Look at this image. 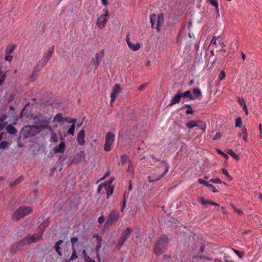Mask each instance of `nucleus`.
<instances>
[{"mask_svg": "<svg viewBox=\"0 0 262 262\" xmlns=\"http://www.w3.org/2000/svg\"><path fill=\"white\" fill-rule=\"evenodd\" d=\"M45 120H39L38 125H26L20 131V136L27 139L33 137L38 134L43 129H48L50 127L47 123L44 124Z\"/></svg>", "mask_w": 262, "mask_h": 262, "instance_id": "1", "label": "nucleus"}, {"mask_svg": "<svg viewBox=\"0 0 262 262\" xmlns=\"http://www.w3.org/2000/svg\"><path fill=\"white\" fill-rule=\"evenodd\" d=\"M32 212L30 207H24L18 208L12 215L13 220L17 221L26 215L29 214Z\"/></svg>", "mask_w": 262, "mask_h": 262, "instance_id": "2", "label": "nucleus"}, {"mask_svg": "<svg viewBox=\"0 0 262 262\" xmlns=\"http://www.w3.org/2000/svg\"><path fill=\"white\" fill-rule=\"evenodd\" d=\"M133 231V229L130 227H127L125 230H124L121 234V237L118 241L117 245H116V248L119 250L124 245V243L127 240L128 237L130 235Z\"/></svg>", "mask_w": 262, "mask_h": 262, "instance_id": "3", "label": "nucleus"}, {"mask_svg": "<svg viewBox=\"0 0 262 262\" xmlns=\"http://www.w3.org/2000/svg\"><path fill=\"white\" fill-rule=\"evenodd\" d=\"M119 212L117 210H112L107 216L105 225L111 226L117 223L119 220Z\"/></svg>", "mask_w": 262, "mask_h": 262, "instance_id": "4", "label": "nucleus"}, {"mask_svg": "<svg viewBox=\"0 0 262 262\" xmlns=\"http://www.w3.org/2000/svg\"><path fill=\"white\" fill-rule=\"evenodd\" d=\"M115 140V135L112 132H108L105 136V141L104 145V149L105 151H108L111 150V146Z\"/></svg>", "mask_w": 262, "mask_h": 262, "instance_id": "5", "label": "nucleus"}, {"mask_svg": "<svg viewBox=\"0 0 262 262\" xmlns=\"http://www.w3.org/2000/svg\"><path fill=\"white\" fill-rule=\"evenodd\" d=\"M103 12H105V14L98 17L96 21V25L100 29H102L104 28L107 21V17L109 15L108 12L107 10L104 9Z\"/></svg>", "mask_w": 262, "mask_h": 262, "instance_id": "6", "label": "nucleus"}, {"mask_svg": "<svg viewBox=\"0 0 262 262\" xmlns=\"http://www.w3.org/2000/svg\"><path fill=\"white\" fill-rule=\"evenodd\" d=\"M161 163L165 167L164 171L157 178H156L155 179H152L151 176H149L148 177L149 182L151 183V182H156V181L160 180L161 179H162L163 177H164L165 176V174H166V173L168 172L169 168V166L168 165L167 162L165 160H163L161 161Z\"/></svg>", "mask_w": 262, "mask_h": 262, "instance_id": "7", "label": "nucleus"}, {"mask_svg": "<svg viewBox=\"0 0 262 262\" xmlns=\"http://www.w3.org/2000/svg\"><path fill=\"white\" fill-rule=\"evenodd\" d=\"M54 52V47H52L49 49V52L46 53L41 61H40V64L42 67H44L51 57Z\"/></svg>", "mask_w": 262, "mask_h": 262, "instance_id": "8", "label": "nucleus"}, {"mask_svg": "<svg viewBox=\"0 0 262 262\" xmlns=\"http://www.w3.org/2000/svg\"><path fill=\"white\" fill-rule=\"evenodd\" d=\"M85 159V154L84 151H81L76 153L74 156L72 160V163L78 164Z\"/></svg>", "mask_w": 262, "mask_h": 262, "instance_id": "9", "label": "nucleus"}, {"mask_svg": "<svg viewBox=\"0 0 262 262\" xmlns=\"http://www.w3.org/2000/svg\"><path fill=\"white\" fill-rule=\"evenodd\" d=\"M121 92V86L119 84H115L112 90V92L111 94V102H113L115 99L117 97V95L118 94L120 93Z\"/></svg>", "mask_w": 262, "mask_h": 262, "instance_id": "10", "label": "nucleus"}, {"mask_svg": "<svg viewBox=\"0 0 262 262\" xmlns=\"http://www.w3.org/2000/svg\"><path fill=\"white\" fill-rule=\"evenodd\" d=\"M104 56V50H102L99 53H96L95 57L93 59L94 64L96 68H97L99 66L100 62L102 60V58Z\"/></svg>", "mask_w": 262, "mask_h": 262, "instance_id": "11", "label": "nucleus"}, {"mask_svg": "<svg viewBox=\"0 0 262 262\" xmlns=\"http://www.w3.org/2000/svg\"><path fill=\"white\" fill-rule=\"evenodd\" d=\"M42 234H43V233L41 232V233H40L38 234H33L32 235H31L30 236H26V237H27V238L28 242L30 244L31 243H36V242L39 241L42 236Z\"/></svg>", "mask_w": 262, "mask_h": 262, "instance_id": "12", "label": "nucleus"}, {"mask_svg": "<svg viewBox=\"0 0 262 262\" xmlns=\"http://www.w3.org/2000/svg\"><path fill=\"white\" fill-rule=\"evenodd\" d=\"M94 238H96L97 239V245L95 247V251L97 253V257L99 258V250L102 246V237L99 236L98 234H95L93 236Z\"/></svg>", "mask_w": 262, "mask_h": 262, "instance_id": "13", "label": "nucleus"}, {"mask_svg": "<svg viewBox=\"0 0 262 262\" xmlns=\"http://www.w3.org/2000/svg\"><path fill=\"white\" fill-rule=\"evenodd\" d=\"M85 131L81 129L79 132L77 137V142L80 145H83L85 143Z\"/></svg>", "mask_w": 262, "mask_h": 262, "instance_id": "14", "label": "nucleus"}, {"mask_svg": "<svg viewBox=\"0 0 262 262\" xmlns=\"http://www.w3.org/2000/svg\"><path fill=\"white\" fill-rule=\"evenodd\" d=\"M198 201L199 202L201 203L202 205H205L206 204H210L212 205H214L216 206H219L220 205L215 202H213L211 200H206L204 198L199 197L198 199Z\"/></svg>", "mask_w": 262, "mask_h": 262, "instance_id": "15", "label": "nucleus"}, {"mask_svg": "<svg viewBox=\"0 0 262 262\" xmlns=\"http://www.w3.org/2000/svg\"><path fill=\"white\" fill-rule=\"evenodd\" d=\"M198 182L201 184L205 185L206 187H209L211 188V190L213 192L215 193L219 191L216 189V188L213 186L212 184H209L208 181H206L202 179H199L198 180Z\"/></svg>", "mask_w": 262, "mask_h": 262, "instance_id": "16", "label": "nucleus"}, {"mask_svg": "<svg viewBox=\"0 0 262 262\" xmlns=\"http://www.w3.org/2000/svg\"><path fill=\"white\" fill-rule=\"evenodd\" d=\"M156 21L157 25L156 28L158 32H159L160 30V28L161 26L162 25L164 21L163 14H160L157 17Z\"/></svg>", "mask_w": 262, "mask_h": 262, "instance_id": "17", "label": "nucleus"}, {"mask_svg": "<svg viewBox=\"0 0 262 262\" xmlns=\"http://www.w3.org/2000/svg\"><path fill=\"white\" fill-rule=\"evenodd\" d=\"M182 96L181 93H178L170 100V106H172L180 102Z\"/></svg>", "mask_w": 262, "mask_h": 262, "instance_id": "18", "label": "nucleus"}, {"mask_svg": "<svg viewBox=\"0 0 262 262\" xmlns=\"http://www.w3.org/2000/svg\"><path fill=\"white\" fill-rule=\"evenodd\" d=\"M66 148V144L64 142H62L60 143L58 146L54 148V151L55 153H63Z\"/></svg>", "mask_w": 262, "mask_h": 262, "instance_id": "19", "label": "nucleus"}, {"mask_svg": "<svg viewBox=\"0 0 262 262\" xmlns=\"http://www.w3.org/2000/svg\"><path fill=\"white\" fill-rule=\"evenodd\" d=\"M63 243V240L60 239L55 243L54 248L59 256H62V253L60 251V245Z\"/></svg>", "mask_w": 262, "mask_h": 262, "instance_id": "20", "label": "nucleus"}, {"mask_svg": "<svg viewBox=\"0 0 262 262\" xmlns=\"http://www.w3.org/2000/svg\"><path fill=\"white\" fill-rule=\"evenodd\" d=\"M168 242V239L166 235H163L161 236L157 243L160 244L162 248H165V245Z\"/></svg>", "mask_w": 262, "mask_h": 262, "instance_id": "21", "label": "nucleus"}, {"mask_svg": "<svg viewBox=\"0 0 262 262\" xmlns=\"http://www.w3.org/2000/svg\"><path fill=\"white\" fill-rule=\"evenodd\" d=\"M104 187L106 192L107 198L108 199L110 196L113 193L114 187L111 185H107L106 184H104Z\"/></svg>", "mask_w": 262, "mask_h": 262, "instance_id": "22", "label": "nucleus"}, {"mask_svg": "<svg viewBox=\"0 0 262 262\" xmlns=\"http://www.w3.org/2000/svg\"><path fill=\"white\" fill-rule=\"evenodd\" d=\"M165 248H162L160 244L156 243L154 248V252L157 255H160L163 252Z\"/></svg>", "mask_w": 262, "mask_h": 262, "instance_id": "23", "label": "nucleus"}, {"mask_svg": "<svg viewBox=\"0 0 262 262\" xmlns=\"http://www.w3.org/2000/svg\"><path fill=\"white\" fill-rule=\"evenodd\" d=\"M67 119H68V118H63L62 117V114L61 113H58L55 115V117L54 118L53 121L60 122L67 121Z\"/></svg>", "mask_w": 262, "mask_h": 262, "instance_id": "24", "label": "nucleus"}, {"mask_svg": "<svg viewBox=\"0 0 262 262\" xmlns=\"http://www.w3.org/2000/svg\"><path fill=\"white\" fill-rule=\"evenodd\" d=\"M20 248V246H19L18 244L17 243H15L11 246L10 248V253L12 254H14L16 253V252Z\"/></svg>", "mask_w": 262, "mask_h": 262, "instance_id": "25", "label": "nucleus"}, {"mask_svg": "<svg viewBox=\"0 0 262 262\" xmlns=\"http://www.w3.org/2000/svg\"><path fill=\"white\" fill-rule=\"evenodd\" d=\"M7 132L11 135H14L17 133L16 129L11 124H9L6 127Z\"/></svg>", "mask_w": 262, "mask_h": 262, "instance_id": "26", "label": "nucleus"}, {"mask_svg": "<svg viewBox=\"0 0 262 262\" xmlns=\"http://www.w3.org/2000/svg\"><path fill=\"white\" fill-rule=\"evenodd\" d=\"M182 97L188 98L190 100H194L195 98L191 95L190 91H187L184 93H181Z\"/></svg>", "mask_w": 262, "mask_h": 262, "instance_id": "27", "label": "nucleus"}, {"mask_svg": "<svg viewBox=\"0 0 262 262\" xmlns=\"http://www.w3.org/2000/svg\"><path fill=\"white\" fill-rule=\"evenodd\" d=\"M129 48L134 51L138 50L141 45L140 43H137L136 44H133L132 43H128Z\"/></svg>", "mask_w": 262, "mask_h": 262, "instance_id": "28", "label": "nucleus"}, {"mask_svg": "<svg viewBox=\"0 0 262 262\" xmlns=\"http://www.w3.org/2000/svg\"><path fill=\"white\" fill-rule=\"evenodd\" d=\"M212 6H213L215 8V11L219 13V3L217 0H207Z\"/></svg>", "mask_w": 262, "mask_h": 262, "instance_id": "29", "label": "nucleus"}, {"mask_svg": "<svg viewBox=\"0 0 262 262\" xmlns=\"http://www.w3.org/2000/svg\"><path fill=\"white\" fill-rule=\"evenodd\" d=\"M20 248L25 246L27 244H29L27 237H25L20 241L17 242Z\"/></svg>", "mask_w": 262, "mask_h": 262, "instance_id": "30", "label": "nucleus"}, {"mask_svg": "<svg viewBox=\"0 0 262 262\" xmlns=\"http://www.w3.org/2000/svg\"><path fill=\"white\" fill-rule=\"evenodd\" d=\"M127 161L130 163V164L132 163L131 161L129 160V158L127 155H124L121 156V162L122 165H124Z\"/></svg>", "mask_w": 262, "mask_h": 262, "instance_id": "31", "label": "nucleus"}, {"mask_svg": "<svg viewBox=\"0 0 262 262\" xmlns=\"http://www.w3.org/2000/svg\"><path fill=\"white\" fill-rule=\"evenodd\" d=\"M227 152L233 157L236 161H238L239 160V156L236 155L232 149H228Z\"/></svg>", "mask_w": 262, "mask_h": 262, "instance_id": "32", "label": "nucleus"}, {"mask_svg": "<svg viewBox=\"0 0 262 262\" xmlns=\"http://www.w3.org/2000/svg\"><path fill=\"white\" fill-rule=\"evenodd\" d=\"M197 125L196 126L199 127L201 130H202L204 132H205L206 129V124L202 121H197Z\"/></svg>", "mask_w": 262, "mask_h": 262, "instance_id": "33", "label": "nucleus"}, {"mask_svg": "<svg viewBox=\"0 0 262 262\" xmlns=\"http://www.w3.org/2000/svg\"><path fill=\"white\" fill-rule=\"evenodd\" d=\"M186 126L189 128H192L193 127L196 126L197 125V121H190L187 123H186Z\"/></svg>", "mask_w": 262, "mask_h": 262, "instance_id": "34", "label": "nucleus"}, {"mask_svg": "<svg viewBox=\"0 0 262 262\" xmlns=\"http://www.w3.org/2000/svg\"><path fill=\"white\" fill-rule=\"evenodd\" d=\"M15 48V46H8L6 49V54H10L14 51Z\"/></svg>", "mask_w": 262, "mask_h": 262, "instance_id": "35", "label": "nucleus"}, {"mask_svg": "<svg viewBox=\"0 0 262 262\" xmlns=\"http://www.w3.org/2000/svg\"><path fill=\"white\" fill-rule=\"evenodd\" d=\"M241 130L242 132V133L243 134V140L247 142V137H248V134L247 132V129L245 128V127H243L242 128Z\"/></svg>", "mask_w": 262, "mask_h": 262, "instance_id": "36", "label": "nucleus"}, {"mask_svg": "<svg viewBox=\"0 0 262 262\" xmlns=\"http://www.w3.org/2000/svg\"><path fill=\"white\" fill-rule=\"evenodd\" d=\"M157 20V16L156 14L151 15L150 17V21L151 24V27L154 28L155 24Z\"/></svg>", "mask_w": 262, "mask_h": 262, "instance_id": "37", "label": "nucleus"}, {"mask_svg": "<svg viewBox=\"0 0 262 262\" xmlns=\"http://www.w3.org/2000/svg\"><path fill=\"white\" fill-rule=\"evenodd\" d=\"M72 253L70 257V260H74L77 258V255L76 254V250L75 247H72Z\"/></svg>", "mask_w": 262, "mask_h": 262, "instance_id": "38", "label": "nucleus"}, {"mask_svg": "<svg viewBox=\"0 0 262 262\" xmlns=\"http://www.w3.org/2000/svg\"><path fill=\"white\" fill-rule=\"evenodd\" d=\"M23 178L21 177H19L18 179L16 180L13 182H10V185L12 187L16 185H17L20 182V181L22 180Z\"/></svg>", "mask_w": 262, "mask_h": 262, "instance_id": "39", "label": "nucleus"}, {"mask_svg": "<svg viewBox=\"0 0 262 262\" xmlns=\"http://www.w3.org/2000/svg\"><path fill=\"white\" fill-rule=\"evenodd\" d=\"M50 138L51 140L53 141L54 142L56 143L58 141L57 135L54 132L51 133Z\"/></svg>", "mask_w": 262, "mask_h": 262, "instance_id": "40", "label": "nucleus"}, {"mask_svg": "<svg viewBox=\"0 0 262 262\" xmlns=\"http://www.w3.org/2000/svg\"><path fill=\"white\" fill-rule=\"evenodd\" d=\"M75 127V124H72L67 131V134L73 135L74 134Z\"/></svg>", "mask_w": 262, "mask_h": 262, "instance_id": "41", "label": "nucleus"}, {"mask_svg": "<svg viewBox=\"0 0 262 262\" xmlns=\"http://www.w3.org/2000/svg\"><path fill=\"white\" fill-rule=\"evenodd\" d=\"M232 250L233 251V252L237 255V256L239 258H243V256L244 255V252H240L238 250H236L234 249H232Z\"/></svg>", "mask_w": 262, "mask_h": 262, "instance_id": "42", "label": "nucleus"}, {"mask_svg": "<svg viewBox=\"0 0 262 262\" xmlns=\"http://www.w3.org/2000/svg\"><path fill=\"white\" fill-rule=\"evenodd\" d=\"M242 121L240 117H238L236 119L235 121V126L236 127H241L242 125Z\"/></svg>", "mask_w": 262, "mask_h": 262, "instance_id": "43", "label": "nucleus"}, {"mask_svg": "<svg viewBox=\"0 0 262 262\" xmlns=\"http://www.w3.org/2000/svg\"><path fill=\"white\" fill-rule=\"evenodd\" d=\"M192 91L196 96H200L202 95L201 91L199 88L193 89Z\"/></svg>", "mask_w": 262, "mask_h": 262, "instance_id": "44", "label": "nucleus"}, {"mask_svg": "<svg viewBox=\"0 0 262 262\" xmlns=\"http://www.w3.org/2000/svg\"><path fill=\"white\" fill-rule=\"evenodd\" d=\"M223 173L228 178L229 180H232V178L230 176L228 170L226 169H222Z\"/></svg>", "mask_w": 262, "mask_h": 262, "instance_id": "45", "label": "nucleus"}, {"mask_svg": "<svg viewBox=\"0 0 262 262\" xmlns=\"http://www.w3.org/2000/svg\"><path fill=\"white\" fill-rule=\"evenodd\" d=\"M185 107H187V108H188V110L186 111V113L187 114H192L193 113V111L192 110L191 106V105L190 104H186L185 105Z\"/></svg>", "mask_w": 262, "mask_h": 262, "instance_id": "46", "label": "nucleus"}, {"mask_svg": "<svg viewBox=\"0 0 262 262\" xmlns=\"http://www.w3.org/2000/svg\"><path fill=\"white\" fill-rule=\"evenodd\" d=\"M231 206L233 208V209H234V210L237 213H238V214H239L240 215H242L243 214V211L242 210H241V209H237L234 205H232Z\"/></svg>", "mask_w": 262, "mask_h": 262, "instance_id": "47", "label": "nucleus"}, {"mask_svg": "<svg viewBox=\"0 0 262 262\" xmlns=\"http://www.w3.org/2000/svg\"><path fill=\"white\" fill-rule=\"evenodd\" d=\"M8 146V143L6 141H2L0 143V149H5Z\"/></svg>", "mask_w": 262, "mask_h": 262, "instance_id": "48", "label": "nucleus"}, {"mask_svg": "<svg viewBox=\"0 0 262 262\" xmlns=\"http://www.w3.org/2000/svg\"><path fill=\"white\" fill-rule=\"evenodd\" d=\"M222 136V134L220 132H217L214 136V137L212 139V140L214 141L217 139H220Z\"/></svg>", "mask_w": 262, "mask_h": 262, "instance_id": "49", "label": "nucleus"}, {"mask_svg": "<svg viewBox=\"0 0 262 262\" xmlns=\"http://www.w3.org/2000/svg\"><path fill=\"white\" fill-rule=\"evenodd\" d=\"M209 181L214 183H222V181L218 178L216 179H211L209 180Z\"/></svg>", "mask_w": 262, "mask_h": 262, "instance_id": "50", "label": "nucleus"}, {"mask_svg": "<svg viewBox=\"0 0 262 262\" xmlns=\"http://www.w3.org/2000/svg\"><path fill=\"white\" fill-rule=\"evenodd\" d=\"M78 241V238L76 237H73L71 238V242L72 244V248L75 247L74 244Z\"/></svg>", "mask_w": 262, "mask_h": 262, "instance_id": "51", "label": "nucleus"}, {"mask_svg": "<svg viewBox=\"0 0 262 262\" xmlns=\"http://www.w3.org/2000/svg\"><path fill=\"white\" fill-rule=\"evenodd\" d=\"M226 74L224 71H222L219 75V79L220 80H222L223 79L225 78Z\"/></svg>", "mask_w": 262, "mask_h": 262, "instance_id": "52", "label": "nucleus"}, {"mask_svg": "<svg viewBox=\"0 0 262 262\" xmlns=\"http://www.w3.org/2000/svg\"><path fill=\"white\" fill-rule=\"evenodd\" d=\"M12 59H13V56L12 55H9V54H6V55L5 57V59L6 61H8L9 62L11 61Z\"/></svg>", "mask_w": 262, "mask_h": 262, "instance_id": "53", "label": "nucleus"}, {"mask_svg": "<svg viewBox=\"0 0 262 262\" xmlns=\"http://www.w3.org/2000/svg\"><path fill=\"white\" fill-rule=\"evenodd\" d=\"M217 152H218L219 154H220L221 155H222L226 159H228L229 156L226 154L224 153V152H223L221 150L218 149L217 150Z\"/></svg>", "mask_w": 262, "mask_h": 262, "instance_id": "54", "label": "nucleus"}, {"mask_svg": "<svg viewBox=\"0 0 262 262\" xmlns=\"http://www.w3.org/2000/svg\"><path fill=\"white\" fill-rule=\"evenodd\" d=\"M147 85V84L146 83L142 84L139 86L138 90V91H142L146 88Z\"/></svg>", "mask_w": 262, "mask_h": 262, "instance_id": "55", "label": "nucleus"}, {"mask_svg": "<svg viewBox=\"0 0 262 262\" xmlns=\"http://www.w3.org/2000/svg\"><path fill=\"white\" fill-rule=\"evenodd\" d=\"M104 221L105 217L103 215L100 216L98 219V222L100 224L103 223L104 222Z\"/></svg>", "mask_w": 262, "mask_h": 262, "instance_id": "56", "label": "nucleus"}, {"mask_svg": "<svg viewBox=\"0 0 262 262\" xmlns=\"http://www.w3.org/2000/svg\"><path fill=\"white\" fill-rule=\"evenodd\" d=\"M125 206H126V199L124 198V199H123V203H122V207H121V212H123V209L125 207Z\"/></svg>", "mask_w": 262, "mask_h": 262, "instance_id": "57", "label": "nucleus"}, {"mask_svg": "<svg viewBox=\"0 0 262 262\" xmlns=\"http://www.w3.org/2000/svg\"><path fill=\"white\" fill-rule=\"evenodd\" d=\"M238 102L239 103V104L241 105H243V106L244 105H246V103H245V101L244 100V99H241L239 98L238 99Z\"/></svg>", "mask_w": 262, "mask_h": 262, "instance_id": "58", "label": "nucleus"}, {"mask_svg": "<svg viewBox=\"0 0 262 262\" xmlns=\"http://www.w3.org/2000/svg\"><path fill=\"white\" fill-rule=\"evenodd\" d=\"M7 118V116L6 115H4L1 117H0V123H4V121Z\"/></svg>", "mask_w": 262, "mask_h": 262, "instance_id": "59", "label": "nucleus"}, {"mask_svg": "<svg viewBox=\"0 0 262 262\" xmlns=\"http://www.w3.org/2000/svg\"><path fill=\"white\" fill-rule=\"evenodd\" d=\"M7 118V116L6 115H4L1 117H0V123H4V121Z\"/></svg>", "mask_w": 262, "mask_h": 262, "instance_id": "60", "label": "nucleus"}, {"mask_svg": "<svg viewBox=\"0 0 262 262\" xmlns=\"http://www.w3.org/2000/svg\"><path fill=\"white\" fill-rule=\"evenodd\" d=\"M210 44L211 45H216V36H214L213 38L212 39L211 41V42H210Z\"/></svg>", "mask_w": 262, "mask_h": 262, "instance_id": "61", "label": "nucleus"}, {"mask_svg": "<svg viewBox=\"0 0 262 262\" xmlns=\"http://www.w3.org/2000/svg\"><path fill=\"white\" fill-rule=\"evenodd\" d=\"M85 261V262H95V261L92 259L90 256L86 257Z\"/></svg>", "mask_w": 262, "mask_h": 262, "instance_id": "62", "label": "nucleus"}, {"mask_svg": "<svg viewBox=\"0 0 262 262\" xmlns=\"http://www.w3.org/2000/svg\"><path fill=\"white\" fill-rule=\"evenodd\" d=\"M102 186H104V184H100L98 185V189H97V191L98 193L100 192Z\"/></svg>", "mask_w": 262, "mask_h": 262, "instance_id": "63", "label": "nucleus"}, {"mask_svg": "<svg viewBox=\"0 0 262 262\" xmlns=\"http://www.w3.org/2000/svg\"><path fill=\"white\" fill-rule=\"evenodd\" d=\"M258 128H259V129L260 131L259 137L262 138V126H261V124L260 123L259 124Z\"/></svg>", "mask_w": 262, "mask_h": 262, "instance_id": "64", "label": "nucleus"}]
</instances>
